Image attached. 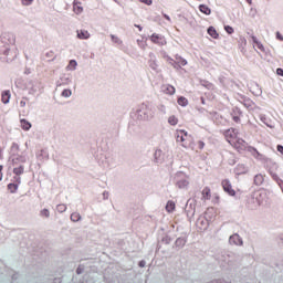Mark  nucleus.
Masks as SVG:
<instances>
[{
  "label": "nucleus",
  "instance_id": "nucleus-44",
  "mask_svg": "<svg viewBox=\"0 0 283 283\" xmlns=\"http://www.w3.org/2000/svg\"><path fill=\"white\" fill-rule=\"evenodd\" d=\"M17 160H19V158L12 160L13 165L17 164Z\"/></svg>",
  "mask_w": 283,
  "mask_h": 283
},
{
  "label": "nucleus",
  "instance_id": "nucleus-22",
  "mask_svg": "<svg viewBox=\"0 0 283 283\" xmlns=\"http://www.w3.org/2000/svg\"><path fill=\"white\" fill-rule=\"evenodd\" d=\"M262 182H264V176L263 175H255L254 185L260 187V185H262Z\"/></svg>",
  "mask_w": 283,
  "mask_h": 283
},
{
  "label": "nucleus",
  "instance_id": "nucleus-4",
  "mask_svg": "<svg viewBox=\"0 0 283 283\" xmlns=\"http://www.w3.org/2000/svg\"><path fill=\"white\" fill-rule=\"evenodd\" d=\"M231 147H233L234 149H237V151H247V149H249V144L247 143V140L237 137V139H234L233 144H230Z\"/></svg>",
  "mask_w": 283,
  "mask_h": 283
},
{
  "label": "nucleus",
  "instance_id": "nucleus-32",
  "mask_svg": "<svg viewBox=\"0 0 283 283\" xmlns=\"http://www.w3.org/2000/svg\"><path fill=\"white\" fill-rule=\"evenodd\" d=\"M32 1L34 0H21L22 6H32Z\"/></svg>",
  "mask_w": 283,
  "mask_h": 283
},
{
  "label": "nucleus",
  "instance_id": "nucleus-34",
  "mask_svg": "<svg viewBox=\"0 0 283 283\" xmlns=\"http://www.w3.org/2000/svg\"><path fill=\"white\" fill-rule=\"evenodd\" d=\"M111 39L114 43H120V39H118L116 35H111Z\"/></svg>",
  "mask_w": 283,
  "mask_h": 283
},
{
  "label": "nucleus",
  "instance_id": "nucleus-17",
  "mask_svg": "<svg viewBox=\"0 0 283 283\" xmlns=\"http://www.w3.org/2000/svg\"><path fill=\"white\" fill-rule=\"evenodd\" d=\"M77 39H90V32L86 30L77 31Z\"/></svg>",
  "mask_w": 283,
  "mask_h": 283
},
{
  "label": "nucleus",
  "instance_id": "nucleus-16",
  "mask_svg": "<svg viewBox=\"0 0 283 283\" xmlns=\"http://www.w3.org/2000/svg\"><path fill=\"white\" fill-rule=\"evenodd\" d=\"M178 189H187L189 187V181L187 179H181L177 181Z\"/></svg>",
  "mask_w": 283,
  "mask_h": 283
},
{
  "label": "nucleus",
  "instance_id": "nucleus-19",
  "mask_svg": "<svg viewBox=\"0 0 283 283\" xmlns=\"http://www.w3.org/2000/svg\"><path fill=\"white\" fill-rule=\"evenodd\" d=\"M208 34L212 38V39H218V36H220V34H218V31H216V28L210 27L208 29Z\"/></svg>",
  "mask_w": 283,
  "mask_h": 283
},
{
  "label": "nucleus",
  "instance_id": "nucleus-6",
  "mask_svg": "<svg viewBox=\"0 0 283 283\" xmlns=\"http://www.w3.org/2000/svg\"><path fill=\"white\" fill-rule=\"evenodd\" d=\"M150 41L153 43H156L157 45H167V40H165V36L160 35V34L154 33L150 36Z\"/></svg>",
  "mask_w": 283,
  "mask_h": 283
},
{
  "label": "nucleus",
  "instance_id": "nucleus-10",
  "mask_svg": "<svg viewBox=\"0 0 283 283\" xmlns=\"http://www.w3.org/2000/svg\"><path fill=\"white\" fill-rule=\"evenodd\" d=\"M202 200H211V188L205 187L201 191Z\"/></svg>",
  "mask_w": 283,
  "mask_h": 283
},
{
  "label": "nucleus",
  "instance_id": "nucleus-14",
  "mask_svg": "<svg viewBox=\"0 0 283 283\" xmlns=\"http://www.w3.org/2000/svg\"><path fill=\"white\" fill-rule=\"evenodd\" d=\"M190 149H193L195 151H202V149H205V142L198 140L196 143V147L191 146Z\"/></svg>",
  "mask_w": 283,
  "mask_h": 283
},
{
  "label": "nucleus",
  "instance_id": "nucleus-25",
  "mask_svg": "<svg viewBox=\"0 0 283 283\" xmlns=\"http://www.w3.org/2000/svg\"><path fill=\"white\" fill-rule=\"evenodd\" d=\"M168 123L169 125L176 126V124L178 123V117H176V115H171L170 117H168Z\"/></svg>",
  "mask_w": 283,
  "mask_h": 283
},
{
  "label": "nucleus",
  "instance_id": "nucleus-29",
  "mask_svg": "<svg viewBox=\"0 0 283 283\" xmlns=\"http://www.w3.org/2000/svg\"><path fill=\"white\" fill-rule=\"evenodd\" d=\"M224 30H226V32H227L228 34H233V32H234V30L232 29L231 25H226V27H224Z\"/></svg>",
  "mask_w": 283,
  "mask_h": 283
},
{
  "label": "nucleus",
  "instance_id": "nucleus-13",
  "mask_svg": "<svg viewBox=\"0 0 283 283\" xmlns=\"http://www.w3.org/2000/svg\"><path fill=\"white\" fill-rule=\"evenodd\" d=\"M166 211L168 213H174V211H176V202L169 200L166 205Z\"/></svg>",
  "mask_w": 283,
  "mask_h": 283
},
{
  "label": "nucleus",
  "instance_id": "nucleus-39",
  "mask_svg": "<svg viewBox=\"0 0 283 283\" xmlns=\"http://www.w3.org/2000/svg\"><path fill=\"white\" fill-rule=\"evenodd\" d=\"M232 120H234V123H240V117L239 116H233Z\"/></svg>",
  "mask_w": 283,
  "mask_h": 283
},
{
  "label": "nucleus",
  "instance_id": "nucleus-1",
  "mask_svg": "<svg viewBox=\"0 0 283 283\" xmlns=\"http://www.w3.org/2000/svg\"><path fill=\"white\" fill-rule=\"evenodd\" d=\"M176 140L177 143H180L181 147L185 149H191V145H193V137H191L185 129L176 130Z\"/></svg>",
  "mask_w": 283,
  "mask_h": 283
},
{
  "label": "nucleus",
  "instance_id": "nucleus-8",
  "mask_svg": "<svg viewBox=\"0 0 283 283\" xmlns=\"http://www.w3.org/2000/svg\"><path fill=\"white\" fill-rule=\"evenodd\" d=\"M14 180L17 184L8 185V190L10 191V193H17V191L19 189V185H21V177H14Z\"/></svg>",
  "mask_w": 283,
  "mask_h": 283
},
{
  "label": "nucleus",
  "instance_id": "nucleus-45",
  "mask_svg": "<svg viewBox=\"0 0 283 283\" xmlns=\"http://www.w3.org/2000/svg\"><path fill=\"white\" fill-rule=\"evenodd\" d=\"M182 65H187V62L185 60L182 61Z\"/></svg>",
  "mask_w": 283,
  "mask_h": 283
},
{
  "label": "nucleus",
  "instance_id": "nucleus-5",
  "mask_svg": "<svg viewBox=\"0 0 283 283\" xmlns=\"http://www.w3.org/2000/svg\"><path fill=\"white\" fill-rule=\"evenodd\" d=\"M222 189L228 196H235V190L233 189V186L231 185V181L229 179H223L221 181Z\"/></svg>",
  "mask_w": 283,
  "mask_h": 283
},
{
  "label": "nucleus",
  "instance_id": "nucleus-40",
  "mask_svg": "<svg viewBox=\"0 0 283 283\" xmlns=\"http://www.w3.org/2000/svg\"><path fill=\"white\" fill-rule=\"evenodd\" d=\"M135 28H138L139 32H143V27L135 24Z\"/></svg>",
  "mask_w": 283,
  "mask_h": 283
},
{
  "label": "nucleus",
  "instance_id": "nucleus-36",
  "mask_svg": "<svg viewBox=\"0 0 283 283\" xmlns=\"http://www.w3.org/2000/svg\"><path fill=\"white\" fill-rule=\"evenodd\" d=\"M276 149H277V151H279L280 154H282V156H283V146H282V145H277V146H276Z\"/></svg>",
  "mask_w": 283,
  "mask_h": 283
},
{
  "label": "nucleus",
  "instance_id": "nucleus-37",
  "mask_svg": "<svg viewBox=\"0 0 283 283\" xmlns=\"http://www.w3.org/2000/svg\"><path fill=\"white\" fill-rule=\"evenodd\" d=\"M276 39H277L279 41H283V35H282V33L276 32Z\"/></svg>",
  "mask_w": 283,
  "mask_h": 283
},
{
  "label": "nucleus",
  "instance_id": "nucleus-24",
  "mask_svg": "<svg viewBox=\"0 0 283 283\" xmlns=\"http://www.w3.org/2000/svg\"><path fill=\"white\" fill-rule=\"evenodd\" d=\"M252 41H253V43L256 45L258 50H261V52H264V45L261 44L260 41H258V38L252 36Z\"/></svg>",
  "mask_w": 283,
  "mask_h": 283
},
{
  "label": "nucleus",
  "instance_id": "nucleus-41",
  "mask_svg": "<svg viewBox=\"0 0 283 283\" xmlns=\"http://www.w3.org/2000/svg\"><path fill=\"white\" fill-rule=\"evenodd\" d=\"M247 1V3H249V6H252V3H253V0H245Z\"/></svg>",
  "mask_w": 283,
  "mask_h": 283
},
{
  "label": "nucleus",
  "instance_id": "nucleus-21",
  "mask_svg": "<svg viewBox=\"0 0 283 283\" xmlns=\"http://www.w3.org/2000/svg\"><path fill=\"white\" fill-rule=\"evenodd\" d=\"M25 171V167L24 166H19L17 168H13V174L15 176H22V174H24Z\"/></svg>",
  "mask_w": 283,
  "mask_h": 283
},
{
  "label": "nucleus",
  "instance_id": "nucleus-3",
  "mask_svg": "<svg viewBox=\"0 0 283 283\" xmlns=\"http://www.w3.org/2000/svg\"><path fill=\"white\" fill-rule=\"evenodd\" d=\"M239 132L235 128H229L223 133V136L227 140V143H229V145H232L239 137Z\"/></svg>",
  "mask_w": 283,
  "mask_h": 283
},
{
  "label": "nucleus",
  "instance_id": "nucleus-27",
  "mask_svg": "<svg viewBox=\"0 0 283 283\" xmlns=\"http://www.w3.org/2000/svg\"><path fill=\"white\" fill-rule=\"evenodd\" d=\"M56 210L60 212V213H64V211H67V206L61 203V205H57L56 206Z\"/></svg>",
  "mask_w": 283,
  "mask_h": 283
},
{
  "label": "nucleus",
  "instance_id": "nucleus-23",
  "mask_svg": "<svg viewBox=\"0 0 283 283\" xmlns=\"http://www.w3.org/2000/svg\"><path fill=\"white\" fill-rule=\"evenodd\" d=\"M2 103H4V105L10 103V91H4L2 93Z\"/></svg>",
  "mask_w": 283,
  "mask_h": 283
},
{
  "label": "nucleus",
  "instance_id": "nucleus-18",
  "mask_svg": "<svg viewBox=\"0 0 283 283\" xmlns=\"http://www.w3.org/2000/svg\"><path fill=\"white\" fill-rule=\"evenodd\" d=\"M178 105H180L181 107H187L189 105V99H187V97L180 96L177 99Z\"/></svg>",
  "mask_w": 283,
  "mask_h": 283
},
{
  "label": "nucleus",
  "instance_id": "nucleus-11",
  "mask_svg": "<svg viewBox=\"0 0 283 283\" xmlns=\"http://www.w3.org/2000/svg\"><path fill=\"white\" fill-rule=\"evenodd\" d=\"M73 12H75V14H82L83 6L81 4L80 1H74L73 2Z\"/></svg>",
  "mask_w": 283,
  "mask_h": 283
},
{
  "label": "nucleus",
  "instance_id": "nucleus-33",
  "mask_svg": "<svg viewBox=\"0 0 283 283\" xmlns=\"http://www.w3.org/2000/svg\"><path fill=\"white\" fill-rule=\"evenodd\" d=\"M140 3H145V6H151V3H154L153 0H139Z\"/></svg>",
  "mask_w": 283,
  "mask_h": 283
},
{
  "label": "nucleus",
  "instance_id": "nucleus-12",
  "mask_svg": "<svg viewBox=\"0 0 283 283\" xmlns=\"http://www.w3.org/2000/svg\"><path fill=\"white\" fill-rule=\"evenodd\" d=\"M20 125L24 132H30V129L32 128V124L28 122V119H21Z\"/></svg>",
  "mask_w": 283,
  "mask_h": 283
},
{
  "label": "nucleus",
  "instance_id": "nucleus-20",
  "mask_svg": "<svg viewBox=\"0 0 283 283\" xmlns=\"http://www.w3.org/2000/svg\"><path fill=\"white\" fill-rule=\"evenodd\" d=\"M230 242H233V244H242V239L238 234H233L230 237Z\"/></svg>",
  "mask_w": 283,
  "mask_h": 283
},
{
  "label": "nucleus",
  "instance_id": "nucleus-38",
  "mask_svg": "<svg viewBox=\"0 0 283 283\" xmlns=\"http://www.w3.org/2000/svg\"><path fill=\"white\" fill-rule=\"evenodd\" d=\"M3 180V167L0 165V181Z\"/></svg>",
  "mask_w": 283,
  "mask_h": 283
},
{
  "label": "nucleus",
  "instance_id": "nucleus-7",
  "mask_svg": "<svg viewBox=\"0 0 283 283\" xmlns=\"http://www.w3.org/2000/svg\"><path fill=\"white\" fill-rule=\"evenodd\" d=\"M234 174L237 176H244L245 174H249V167L244 164H238L234 168Z\"/></svg>",
  "mask_w": 283,
  "mask_h": 283
},
{
  "label": "nucleus",
  "instance_id": "nucleus-43",
  "mask_svg": "<svg viewBox=\"0 0 283 283\" xmlns=\"http://www.w3.org/2000/svg\"><path fill=\"white\" fill-rule=\"evenodd\" d=\"M165 19H167V21H171V19L169 18V15H165Z\"/></svg>",
  "mask_w": 283,
  "mask_h": 283
},
{
  "label": "nucleus",
  "instance_id": "nucleus-42",
  "mask_svg": "<svg viewBox=\"0 0 283 283\" xmlns=\"http://www.w3.org/2000/svg\"><path fill=\"white\" fill-rule=\"evenodd\" d=\"M139 266H142V268L145 266V261H140Z\"/></svg>",
  "mask_w": 283,
  "mask_h": 283
},
{
  "label": "nucleus",
  "instance_id": "nucleus-31",
  "mask_svg": "<svg viewBox=\"0 0 283 283\" xmlns=\"http://www.w3.org/2000/svg\"><path fill=\"white\" fill-rule=\"evenodd\" d=\"M76 65H77L76 60H71L69 63V67H73V70L76 69Z\"/></svg>",
  "mask_w": 283,
  "mask_h": 283
},
{
  "label": "nucleus",
  "instance_id": "nucleus-9",
  "mask_svg": "<svg viewBox=\"0 0 283 283\" xmlns=\"http://www.w3.org/2000/svg\"><path fill=\"white\" fill-rule=\"evenodd\" d=\"M164 94H168L169 96H174L176 94V87L171 84H166L163 86Z\"/></svg>",
  "mask_w": 283,
  "mask_h": 283
},
{
  "label": "nucleus",
  "instance_id": "nucleus-28",
  "mask_svg": "<svg viewBox=\"0 0 283 283\" xmlns=\"http://www.w3.org/2000/svg\"><path fill=\"white\" fill-rule=\"evenodd\" d=\"M62 96H63L64 98H70V96H72V91H71V90H64V91L62 92Z\"/></svg>",
  "mask_w": 283,
  "mask_h": 283
},
{
  "label": "nucleus",
  "instance_id": "nucleus-30",
  "mask_svg": "<svg viewBox=\"0 0 283 283\" xmlns=\"http://www.w3.org/2000/svg\"><path fill=\"white\" fill-rule=\"evenodd\" d=\"M41 216H42V218H48V217L50 216V210L43 209V210L41 211Z\"/></svg>",
  "mask_w": 283,
  "mask_h": 283
},
{
  "label": "nucleus",
  "instance_id": "nucleus-35",
  "mask_svg": "<svg viewBox=\"0 0 283 283\" xmlns=\"http://www.w3.org/2000/svg\"><path fill=\"white\" fill-rule=\"evenodd\" d=\"M83 271H84V268L80 265L76 270L77 275H81V273H83Z\"/></svg>",
  "mask_w": 283,
  "mask_h": 283
},
{
  "label": "nucleus",
  "instance_id": "nucleus-26",
  "mask_svg": "<svg viewBox=\"0 0 283 283\" xmlns=\"http://www.w3.org/2000/svg\"><path fill=\"white\" fill-rule=\"evenodd\" d=\"M71 220L72 222H78V220H81V214L78 212H73L71 214Z\"/></svg>",
  "mask_w": 283,
  "mask_h": 283
},
{
  "label": "nucleus",
  "instance_id": "nucleus-2",
  "mask_svg": "<svg viewBox=\"0 0 283 283\" xmlns=\"http://www.w3.org/2000/svg\"><path fill=\"white\" fill-rule=\"evenodd\" d=\"M248 151H253L252 156L256 160H264V163H269L271 165V167L269 168V171L272 175V178H277V175L275 174V169H277V164L276 163H274L270 158L264 157V155L260 154V151H258L255 149V147H249Z\"/></svg>",
  "mask_w": 283,
  "mask_h": 283
},
{
  "label": "nucleus",
  "instance_id": "nucleus-15",
  "mask_svg": "<svg viewBox=\"0 0 283 283\" xmlns=\"http://www.w3.org/2000/svg\"><path fill=\"white\" fill-rule=\"evenodd\" d=\"M199 10L200 12H202V14H206L208 17L209 14H211V8H209L207 4H200Z\"/></svg>",
  "mask_w": 283,
  "mask_h": 283
}]
</instances>
